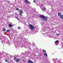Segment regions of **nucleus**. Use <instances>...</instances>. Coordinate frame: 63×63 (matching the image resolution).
Returning <instances> with one entry per match:
<instances>
[{"mask_svg": "<svg viewBox=\"0 0 63 63\" xmlns=\"http://www.w3.org/2000/svg\"><path fill=\"white\" fill-rule=\"evenodd\" d=\"M25 3L26 4H30V3L27 1V0H25Z\"/></svg>", "mask_w": 63, "mask_h": 63, "instance_id": "obj_7", "label": "nucleus"}, {"mask_svg": "<svg viewBox=\"0 0 63 63\" xmlns=\"http://www.w3.org/2000/svg\"><path fill=\"white\" fill-rule=\"evenodd\" d=\"M20 15V16H22V14L23 13V11L22 10H20L19 11Z\"/></svg>", "mask_w": 63, "mask_h": 63, "instance_id": "obj_6", "label": "nucleus"}, {"mask_svg": "<svg viewBox=\"0 0 63 63\" xmlns=\"http://www.w3.org/2000/svg\"><path fill=\"white\" fill-rule=\"evenodd\" d=\"M9 26L10 27H12L13 26V25L11 24H9Z\"/></svg>", "mask_w": 63, "mask_h": 63, "instance_id": "obj_10", "label": "nucleus"}, {"mask_svg": "<svg viewBox=\"0 0 63 63\" xmlns=\"http://www.w3.org/2000/svg\"><path fill=\"white\" fill-rule=\"evenodd\" d=\"M15 15H17V13H15Z\"/></svg>", "mask_w": 63, "mask_h": 63, "instance_id": "obj_31", "label": "nucleus"}, {"mask_svg": "<svg viewBox=\"0 0 63 63\" xmlns=\"http://www.w3.org/2000/svg\"><path fill=\"white\" fill-rule=\"evenodd\" d=\"M44 55L45 56V57H47V55L46 53H44Z\"/></svg>", "mask_w": 63, "mask_h": 63, "instance_id": "obj_14", "label": "nucleus"}, {"mask_svg": "<svg viewBox=\"0 0 63 63\" xmlns=\"http://www.w3.org/2000/svg\"><path fill=\"white\" fill-rule=\"evenodd\" d=\"M45 36H47L48 34L47 33H45Z\"/></svg>", "mask_w": 63, "mask_h": 63, "instance_id": "obj_21", "label": "nucleus"}, {"mask_svg": "<svg viewBox=\"0 0 63 63\" xmlns=\"http://www.w3.org/2000/svg\"><path fill=\"white\" fill-rule=\"evenodd\" d=\"M16 57L14 58V60H16Z\"/></svg>", "mask_w": 63, "mask_h": 63, "instance_id": "obj_28", "label": "nucleus"}, {"mask_svg": "<svg viewBox=\"0 0 63 63\" xmlns=\"http://www.w3.org/2000/svg\"><path fill=\"white\" fill-rule=\"evenodd\" d=\"M3 31H6V29L5 28H4L3 29Z\"/></svg>", "mask_w": 63, "mask_h": 63, "instance_id": "obj_19", "label": "nucleus"}, {"mask_svg": "<svg viewBox=\"0 0 63 63\" xmlns=\"http://www.w3.org/2000/svg\"><path fill=\"white\" fill-rule=\"evenodd\" d=\"M10 31H11V30H10L8 29L6 31L7 32H10Z\"/></svg>", "mask_w": 63, "mask_h": 63, "instance_id": "obj_17", "label": "nucleus"}, {"mask_svg": "<svg viewBox=\"0 0 63 63\" xmlns=\"http://www.w3.org/2000/svg\"><path fill=\"white\" fill-rule=\"evenodd\" d=\"M20 39L22 41H24V43H25V44H28V45H30V43H29V42L27 41V39H25V38L23 37H21L20 38Z\"/></svg>", "mask_w": 63, "mask_h": 63, "instance_id": "obj_2", "label": "nucleus"}, {"mask_svg": "<svg viewBox=\"0 0 63 63\" xmlns=\"http://www.w3.org/2000/svg\"><path fill=\"white\" fill-rule=\"evenodd\" d=\"M40 16L41 18L42 19H43L45 21H47V18L45 17V16L43 15H40Z\"/></svg>", "mask_w": 63, "mask_h": 63, "instance_id": "obj_3", "label": "nucleus"}, {"mask_svg": "<svg viewBox=\"0 0 63 63\" xmlns=\"http://www.w3.org/2000/svg\"><path fill=\"white\" fill-rule=\"evenodd\" d=\"M55 43H58V41L57 40L55 41Z\"/></svg>", "mask_w": 63, "mask_h": 63, "instance_id": "obj_24", "label": "nucleus"}, {"mask_svg": "<svg viewBox=\"0 0 63 63\" xmlns=\"http://www.w3.org/2000/svg\"><path fill=\"white\" fill-rule=\"evenodd\" d=\"M17 29H18V30H20V29H21V27H18L17 28Z\"/></svg>", "mask_w": 63, "mask_h": 63, "instance_id": "obj_13", "label": "nucleus"}, {"mask_svg": "<svg viewBox=\"0 0 63 63\" xmlns=\"http://www.w3.org/2000/svg\"><path fill=\"white\" fill-rule=\"evenodd\" d=\"M46 30V28H45V27H44V28L42 29V31H43V32H45Z\"/></svg>", "mask_w": 63, "mask_h": 63, "instance_id": "obj_8", "label": "nucleus"}, {"mask_svg": "<svg viewBox=\"0 0 63 63\" xmlns=\"http://www.w3.org/2000/svg\"><path fill=\"white\" fill-rule=\"evenodd\" d=\"M32 46H35V44H33L32 45Z\"/></svg>", "mask_w": 63, "mask_h": 63, "instance_id": "obj_22", "label": "nucleus"}, {"mask_svg": "<svg viewBox=\"0 0 63 63\" xmlns=\"http://www.w3.org/2000/svg\"><path fill=\"white\" fill-rule=\"evenodd\" d=\"M15 47L17 49V48H18V47H19V46L18 45H16Z\"/></svg>", "mask_w": 63, "mask_h": 63, "instance_id": "obj_12", "label": "nucleus"}, {"mask_svg": "<svg viewBox=\"0 0 63 63\" xmlns=\"http://www.w3.org/2000/svg\"><path fill=\"white\" fill-rule=\"evenodd\" d=\"M30 27L31 29H34V26L32 25H30L29 26Z\"/></svg>", "mask_w": 63, "mask_h": 63, "instance_id": "obj_5", "label": "nucleus"}, {"mask_svg": "<svg viewBox=\"0 0 63 63\" xmlns=\"http://www.w3.org/2000/svg\"><path fill=\"white\" fill-rule=\"evenodd\" d=\"M58 15L59 16H61V13H58Z\"/></svg>", "mask_w": 63, "mask_h": 63, "instance_id": "obj_11", "label": "nucleus"}, {"mask_svg": "<svg viewBox=\"0 0 63 63\" xmlns=\"http://www.w3.org/2000/svg\"><path fill=\"white\" fill-rule=\"evenodd\" d=\"M28 63H34L32 61H31L30 60H29L28 61Z\"/></svg>", "mask_w": 63, "mask_h": 63, "instance_id": "obj_9", "label": "nucleus"}, {"mask_svg": "<svg viewBox=\"0 0 63 63\" xmlns=\"http://www.w3.org/2000/svg\"><path fill=\"white\" fill-rule=\"evenodd\" d=\"M23 46V47H25V48H27V47H26V46H23V45H22Z\"/></svg>", "mask_w": 63, "mask_h": 63, "instance_id": "obj_23", "label": "nucleus"}, {"mask_svg": "<svg viewBox=\"0 0 63 63\" xmlns=\"http://www.w3.org/2000/svg\"><path fill=\"white\" fill-rule=\"evenodd\" d=\"M15 17L16 18V19H18V17H17L15 16Z\"/></svg>", "mask_w": 63, "mask_h": 63, "instance_id": "obj_25", "label": "nucleus"}, {"mask_svg": "<svg viewBox=\"0 0 63 63\" xmlns=\"http://www.w3.org/2000/svg\"><path fill=\"white\" fill-rule=\"evenodd\" d=\"M16 9L17 11H18L19 10L18 8H16Z\"/></svg>", "mask_w": 63, "mask_h": 63, "instance_id": "obj_26", "label": "nucleus"}, {"mask_svg": "<svg viewBox=\"0 0 63 63\" xmlns=\"http://www.w3.org/2000/svg\"><path fill=\"white\" fill-rule=\"evenodd\" d=\"M19 61V59H17L16 60V62H18Z\"/></svg>", "mask_w": 63, "mask_h": 63, "instance_id": "obj_15", "label": "nucleus"}, {"mask_svg": "<svg viewBox=\"0 0 63 63\" xmlns=\"http://www.w3.org/2000/svg\"><path fill=\"white\" fill-rule=\"evenodd\" d=\"M36 0H34L33 1V2H34V3H36Z\"/></svg>", "mask_w": 63, "mask_h": 63, "instance_id": "obj_27", "label": "nucleus"}, {"mask_svg": "<svg viewBox=\"0 0 63 63\" xmlns=\"http://www.w3.org/2000/svg\"><path fill=\"white\" fill-rule=\"evenodd\" d=\"M43 10H44V11H46V8H45V7H44L43 8Z\"/></svg>", "mask_w": 63, "mask_h": 63, "instance_id": "obj_18", "label": "nucleus"}, {"mask_svg": "<svg viewBox=\"0 0 63 63\" xmlns=\"http://www.w3.org/2000/svg\"><path fill=\"white\" fill-rule=\"evenodd\" d=\"M30 53V52H27L26 53H25L24 54L23 57H24V56H28V54H29Z\"/></svg>", "mask_w": 63, "mask_h": 63, "instance_id": "obj_4", "label": "nucleus"}, {"mask_svg": "<svg viewBox=\"0 0 63 63\" xmlns=\"http://www.w3.org/2000/svg\"><path fill=\"white\" fill-rule=\"evenodd\" d=\"M61 18L63 19V15H61Z\"/></svg>", "mask_w": 63, "mask_h": 63, "instance_id": "obj_20", "label": "nucleus"}, {"mask_svg": "<svg viewBox=\"0 0 63 63\" xmlns=\"http://www.w3.org/2000/svg\"><path fill=\"white\" fill-rule=\"evenodd\" d=\"M43 53H46V50H44L43 51Z\"/></svg>", "mask_w": 63, "mask_h": 63, "instance_id": "obj_16", "label": "nucleus"}, {"mask_svg": "<svg viewBox=\"0 0 63 63\" xmlns=\"http://www.w3.org/2000/svg\"><path fill=\"white\" fill-rule=\"evenodd\" d=\"M8 60H5V62H8Z\"/></svg>", "mask_w": 63, "mask_h": 63, "instance_id": "obj_30", "label": "nucleus"}, {"mask_svg": "<svg viewBox=\"0 0 63 63\" xmlns=\"http://www.w3.org/2000/svg\"><path fill=\"white\" fill-rule=\"evenodd\" d=\"M0 39L1 40V42L2 43H6L7 44V45H9L10 46V42H9V40H8L7 38L6 37L3 36H2V35L0 33Z\"/></svg>", "mask_w": 63, "mask_h": 63, "instance_id": "obj_1", "label": "nucleus"}, {"mask_svg": "<svg viewBox=\"0 0 63 63\" xmlns=\"http://www.w3.org/2000/svg\"><path fill=\"white\" fill-rule=\"evenodd\" d=\"M36 51H38V49H36Z\"/></svg>", "mask_w": 63, "mask_h": 63, "instance_id": "obj_29", "label": "nucleus"}, {"mask_svg": "<svg viewBox=\"0 0 63 63\" xmlns=\"http://www.w3.org/2000/svg\"><path fill=\"white\" fill-rule=\"evenodd\" d=\"M1 56H2V54H0Z\"/></svg>", "mask_w": 63, "mask_h": 63, "instance_id": "obj_32", "label": "nucleus"}]
</instances>
